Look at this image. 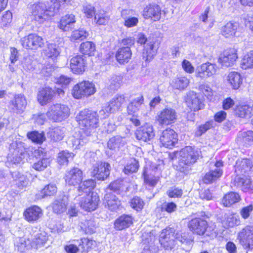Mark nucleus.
<instances>
[{
    "label": "nucleus",
    "mask_w": 253,
    "mask_h": 253,
    "mask_svg": "<svg viewBox=\"0 0 253 253\" xmlns=\"http://www.w3.org/2000/svg\"><path fill=\"white\" fill-rule=\"evenodd\" d=\"M95 186V182L90 179L84 181L78 187V195L75 200L79 202L80 207L85 211H94L98 205L99 196L97 193L91 191Z\"/></svg>",
    "instance_id": "nucleus-1"
},
{
    "label": "nucleus",
    "mask_w": 253,
    "mask_h": 253,
    "mask_svg": "<svg viewBox=\"0 0 253 253\" xmlns=\"http://www.w3.org/2000/svg\"><path fill=\"white\" fill-rule=\"evenodd\" d=\"M144 106V97L139 95L130 101L127 107V112L129 115H134L137 114Z\"/></svg>",
    "instance_id": "nucleus-20"
},
{
    "label": "nucleus",
    "mask_w": 253,
    "mask_h": 253,
    "mask_svg": "<svg viewBox=\"0 0 253 253\" xmlns=\"http://www.w3.org/2000/svg\"><path fill=\"white\" fill-rule=\"evenodd\" d=\"M27 136L32 141L37 143H42L45 139L43 133H39L37 131L29 132Z\"/></svg>",
    "instance_id": "nucleus-54"
},
{
    "label": "nucleus",
    "mask_w": 253,
    "mask_h": 253,
    "mask_svg": "<svg viewBox=\"0 0 253 253\" xmlns=\"http://www.w3.org/2000/svg\"><path fill=\"white\" fill-rule=\"evenodd\" d=\"M12 15L10 11H7L3 14L1 19V24L3 26H6L12 21Z\"/></svg>",
    "instance_id": "nucleus-63"
},
{
    "label": "nucleus",
    "mask_w": 253,
    "mask_h": 253,
    "mask_svg": "<svg viewBox=\"0 0 253 253\" xmlns=\"http://www.w3.org/2000/svg\"><path fill=\"white\" fill-rule=\"evenodd\" d=\"M161 9L156 4L147 5L143 10V15L146 19L151 18L154 21H158L161 17Z\"/></svg>",
    "instance_id": "nucleus-18"
},
{
    "label": "nucleus",
    "mask_w": 253,
    "mask_h": 253,
    "mask_svg": "<svg viewBox=\"0 0 253 253\" xmlns=\"http://www.w3.org/2000/svg\"><path fill=\"white\" fill-rule=\"evenodd\" d=\"M213 126L212 121L207 122L205 124L199 126L195 131V136L196 137L201 136L207 131L211 128Z\"/></svg>",
    "instance_id": "nucleus-48"
},
{
    "label": "nucleus",
    "mask_w": 253,
    "mask_h": 253,
    "mask_svg": "<svg viewBox=\"0 0 253 253\" xmlns=\"http://www.w3.org/2000/svg\"><path fill=\"white\" fill-rule=\"evenodd\" d=\"M139 165L138 161L135 159H132L130 162L128 163L125 167L124 171L126 174L135 172L138 169Z\"/></svg>",
    "instance_id": "nucleus-52"
},
{
    "label": "nucleus",
    "mask_w": 253,
    "mask_h": 253,
    "mask_svg": "<svg viewBox=\"0 0 253 253\" xmlns=\"http://www.w3.org/2000/svg\"><path fill=\"white\" fill-rule=\"evenodd\" d=\"M177 134L173 129L168 128L162 132L160 137V141L163 146L171 148L177 142Z\"/></svg>",
    "instance_id": "nucleus-12"
},
{
    "label": "nucleus",
    "mask_w": 253,
    "mask_h": 253,
    "mask_svg": "<svg viewBox=\"0 0 253 253\" xmlns=\"http://www.w3.org/2000/svg\"><path fill=\"white\" fill-rule=\"evenodd\" d=\"M190 229L198 235H203L207 228V222L200 218L191 220L189 223Z\"/></svg>",
    "instance_id": "nucleus-21"
},
{
    "label": "nucleus",
    "mask_w": 253,
    "mask_h": 253,
    "mask_svg": "<svg viewBox=\"0 0 253 253\" xmlns=\"http://www.w3.org/2000/svg\"><path fill=\"white\" fill-rule=\"evenodd\" d=\"M144 182L151 187L155 186L159 180L158 176L152 174H146L144 173Z\"/></svg>",
    "instance_id": "nucleus-59"
},
{
    "label": "nucleus",
    "mask_w": 253,
    "mask_h": 253,
    "mask_svg": "<svg viewBox=\"0 0 253 253\" xmlns=\"http://www.w3.org/2000/svg\"><path fill=\"white\" fill-rule=\"evenodd\" d=\"M14 244L19 251L23 252L29 247L30 241L29 240L23 237H17L15 240Z\"/></svg>",
    "instance_id": "nucleus-41"
},
{
    "label": "nucleus",
    "mask_w": 253,
    "mask_h": 253,
    "mask_svg": "<svg viewBox=\"0 0 253 253\" xmlns=\"http://www.w3.org/2000/svg\"><path fill=\"white\" fill-rule=\"evenodd\" d=\"M23 47L27 49H36L44 44L43 39L35 34H31L21 40Z\"/></svg>",
    "instance_id": "nucleus-8"
},
{
    "label": "nucleus",
    "mask_w": 253,
    "mask_h": 253,
    "mask_svg": "<svg viewBox=\"0 0 253 253\" xmlns=\"http://www.w3.org/2000/svg\"><path fill=\"white\" fill-rule=\"evenodd\" d=\"M130 204L131 207L137 211H141L145 204L143 200L138 197H134L131 199Z\"/></svg>",
    "instance_id": "nucleus-55"
},
{
    "label": "nucleus",
    "mask_w": 253,
    "mask_h": 253,
    "mask_svg": "<svg viewBox=\"0 0 253 253\" xmlns=\"http://www.w3.org/2000/svg\"><path fill=\"white\" fill-rule=\"evenodd\" d=\"M175 245L176 244H184L190 246L191 241L188 239L187 234L186 233L177 232L175 233Z\"/></svg>",
    "instance_id": "nucleus-47"
},
{
    "label": "nucleus",
    "mask_w": 253,
    "mask_h": 253,
    "mask_svg": "<svg viewBox=\"0 0 253 253\" xmlns=\"http://www.w3.org/2000/svg\"><path fill=\"white\" fill-rule=\"evenodd\" d=\"M222 174V171L220 169H216L213 170H211L205 175L203 181L206 184L213 182L220 177Z\"/></svg>",
    "instance_id": "nucleus-35"
},
{
    "label": "nucleus",
    "mask_w": 253,
    "mask_h": 253,
    "mask_svg": "<svg viewBox=\"0 0 253 253\" xmlns=\"http://www.w3.org/2000/svg\"><path fill=\"white\" fill-rule=\"evenodd\" d=\"M54 91L50 87H45L40 90L38 93L37 98L39 103L43 106L51 101Z\"/></svg>",
    "instance_id": "nucleus-22"
},
{
    "label": "nucleus",
    "mask_w": 253,
    "mask_h": 253,
    "mask_svg": "<svg viewBox=\"0 0 253 253\" xmlns=\"http://www.w3.org/2000/svg\"><path fill=\"white\" fill-rule=\"evenodd\" d=\"M133 223V218L128 215H123L118 218L114 222V228L122 230L129 227Z\"/></svg>",
    "instance_id": "nucleus-25"
},
{
    "label": "nucleus",
    "mask_w": 253,
    "mask_h": 253,
    "mask_svg": "<svg viewBox=\"0 0 253 253\" xmlns=\"http://www.w3.org/2000/svg\"><path fill=\"white\" fill-rule=\"evenodd\" d=\"M252 108L248 105L239 106L237 110V114L241 118H250L251 117Z\"/></svg>",
    "instance_id": "nucleus-49"
},
{
    "label": "nucleus",
    "mask_w": 253,
    "mask_h": 253,
    "mask_svg": "<svg viewBox=\"0 0 253 253\" xmlns=\"http://www.w3.org/2000/svg\"><path fill=\"white\" fill-rule=\"evenodd\" d=\"M109 188L111 190L118 193L127 190L126 182L122 180H118L111 183Z\"/></svg>",
    "instance_id": "nucleus-39"
},
{
    "label": "nucleus",
    "mask_w": 253,
    "mask_h": 253,
    "mask_svg": "<svg viewBox=\"0 0 253 253\" xmlns=\"http://www.w3.org/2000/svg\"><path fill=\"white\" fill-rule=\"evenodd\" d=\"M75 22V16L73 14H67L62 17L58 26L63 31H69Z\"/></svg>",
    "instance_id": "nucleus-28"
},
{
    "label": "nucleus",
    "mask_w": 253,
    "mask_h": 253,
    "mask_svg": "<svg viewBox=\"0 0 253 253\" xmlns=\"http://www.w3.org/2000/svg\"><path fill=\"white\" fill-rule=\"evenodd\" d=\"M27 12L32 19L40 23H43L55 14L58 9V3L55 1L41 0L27 5Z\"/></svg>",
    "instance_id": "nucleus-2"
},
{
    "label": "nucleus",
    "mask_w": 253,
    "mask_h": 253,
    "mask_svg": "<svg viewBox=\"0 0 253 253\" xmlns=\"http://www.w3.org/2000/svg\"><path fill=\"white\" fill-rule=\"evenodd\" d=\"M84 230L86 233L92 234L95 231L96 224L92 219L86 220L84 223Z\"/></svg>",
    "instance_id": "nucleus-60"
},
{
    "label": "nucleus",
    "mask_w": 253,
    "mask_h": 253,
    "mask_svg": "<svg viewBox=\"0 0 253 253\" xmlns=\"http://www.w3.org/2000/svg\"><path fill=\"white\" fill-rule=\"evenodd\" d=\"M240 200V197L238 193L230 192L224 196L222 202L225 207H229L232 204L238 202Z\"/></svg>",
    "instance_id": "nucleus-36"
},
{
    "label": "nucleus",
    "mask_w": 253,
    "mask_h": 253,
    "mask_svg": "<svg viewBox=\"0 0 253 253\" xmlns=\"http://www.w3.org/2000/svg\"><path fill=\"white\" fill-rule=\"evenodd\" d=\"M66 183L69 186H76L82 184L83 179V172L78 168H74L67 171L64 177Z\"/></svg>",
    "instance_id": "nucleus-10"
},
{
    "label": "nucleus",
    "mask_w": 253,
    "mask_h": 253,
    "mask_svg": "<svg viewBox=\"0 0 253 253\" xmlns=\"http://www.w3.org/2000/svg\"><path fill=\"white\" fill-rule=\"evenodd\" d=\"M74 156L73 153H70L67 151H63L58 154L57 163L60 165H67L69 160H72Z\"/></svg>",
    "instance_id": "nucleus-40"
},
{
    "label": "nucleus",
    "mask_w": 253,
    "mask_h": 253,
    "mask_svg": "<svg viewBox=\"0 0 253 253\" xmlns=\"http://www.w3.org/2000/svg\"><path fill=\"white\" fill-rule=\"evenodd\" d=\"M124 144V142L123 138L119 136L111 138L107 143L108 148L112 150L120 148Z\"/></svg>",
    "instance_id": "nucleus-46"
},
{
    "label": "nucleus",
    "mask_w": 253,
    "mask_h": 253,
    "mask_svg": "<svg viewBox=\"0 0 253 253\" xmlns=\"http://www.w3.org/2000/svg\"><path fill=\"white\" fill-rule=\"evenodd\" d=\"M70 115V109L65 105L57 103L50 106L46 116L49 120L54 122H61Z\"/></svg>",
    "instance_id": "nucleus-5"
},
{
    "label": "nucleus",
    "mask_w": 253,
    "mask_h": 253,
    "mask_svg": "<svg viewBox=\"0 0 253 253\" xmlns=\"http://www.w3.org/2000/svg\"><path fill=\"white\" fill-rule=\"evenodd\" d=\"M47 237L46 235L42 233H40L37 235L35 239V242L37 248L43 246L47 241Z\"/></svg>",
    "instance_id": "nucleus-64"
},
{
    "label": "nucleus",
    "mask_w": 253,
    "mask_h": 253,
    "mask_svg": "<svg viewBox=\"0 0 253 253\" xmlns=\"http://www.w3.org/2000/svg\"><path fill=\"white\" fill-rule=\"evenodd\" d=\"M42 210L38 206H33L26 209L24 215L26 220L29 222L35 221L42 215Z\"/></svg>",
    "instance_id": "nucleus-23"
},
{
    "label": "nucleus",
    "mask_w": 253,
    "mask_h": 253,
    "mask_svg": "<svg viewBox=\"0 0 253 253\" xmlns=\"http://www.w3.org/2000/svg\"><path fill=\"white\" fill-rule=\"evenodd\" d=\"M72 94L73 97L76 99H80L85 97L81 83L77 84L74 86L72 90Z\"/></svg>",
    "instance_id": "nucleus-56"
},
{
    "label": "nucleus",
    "mask_w": 253,
    "mask_h": 253,
    "mask_svg": "<svg viewBox=\"0 0 253 253\" xmlns=\"http://www.w3.org/2000/svg\"><path fill=\"white\" fill-rule=\"evenodd\" d=\"M64 130L61 127H55L51 128L48 132V135L55 141L62 140L64 137Z\"/></svg>",
    "instance_id": "nucleus-37"
},
{
    "label": "nucleus",
    "mask_w": 253,
    "mask_h": 253,
    "mask_svg": "<svg viewBox=\"0 0 253 253\" xmlns=\"http://www.w3.org/2000/svg\"><path fill=\"white\" fill-rule=\"evenodd\" d=\"M56 44L53 43L48 44L45 51L46 56L48 57L54 58L57 57L60 51Z\"/></svg>",
    "instance_id": "nucleus-50"
},
{
    "label": "nucleus",
    "mask_w": 253,
    "mask_h": 253,
    "mask_svg": "<svg viewBox=\"0 0 253 253\" xmlns=\"http://www.w3.org/2000/svg\"><path fill=\"white\" fill-rule=\"evenodd\" d=\"M241 68L243 69L252 68L253 66V53L251 51L244 55L241 63Z\"/></svg>",
    "instance_id": "nucleus-42"
},
{
    "label": "nucleus",
    "mask_w": 253,
    "mask_h": 253,
    "mask_svg": "<svg viewBox=\"0 0 253 253\" xmlns=\"http://www.w3.org/2000/svg\"><path fill=\"white\" fill-rule=\"evenodd\" d=\"M160 242L166 250H171L175 245L174 230L172 228L163 230L160 235Z\"/></svg>",
    "instance_id": "nucleus-6"
},
{
    "label": "nucleus",
    "mask_w": 253,
    "mask_h": 253,
    "mask_svg": "<svg viewBox=\"0 0 253 253\" xmlns=\"http://www.w3.org/2000/svg\"><path fill=\"white\" fill-rule=\"evenodd\" d=\"M105 206L112 211H116L121 205L120 201L112 193H107L104 196Z\"/></svg>",
    "instance_id": "nucleus-26"
},
{
    "label": "nucleus",
    "mask_w": 253,
    "mask_h": 253,
    "mask_svg": "<svg viewBox=\"0 0 253 253\" xmlns=\"http://www.w3.org/2000/svg\"><path fill=\"white\" fill-rule=\"evenodd\" d=\"M178 162L176 169L185 174L189 173L191 166L196 163L199 157V151L191 146H186L176 152Z\"/></svg>",
    "instance_id": "nucleus-3"
},
{
    "label": "nucleus",
    "mask_w": 253,
    "mask_h": 253,
    "mask_svg": "<svg viewBox=\"0 0 253 253\" xmlns=\"http://www.w3.org/2000/svg\"><path fill=\"white\" fill-rule=\"evenodd\" d=\"M227 83L233 89H238L242 84L243 79L237 72H230L226 77Z\"/></svg>",
    "instance_id": "nucleus-24"
},
{
    "label": "nucleus",
    "mask_w": 253,
    "mask_h": 253,
    "mask_svg": "<svg viewBox=\"0 0 253 253\" xmlns=\"http://www.w3.org/2000/svg\"><path fill=\"white\" fill-rule=\"evenodd\" d=\"M14 180L16 181V184L20 188L27 187L29 184V180L27 177L17 171L11 173Z\"/></svg>",
    "instance_id": "nucleus-32"
},
{
    "label": "nucleus",
    "mask_w": 253,
    "mask_h": 253,
    "mask_svg": "<svg viewBox=\"0 0 253 253\" xmlns=\"http://www.w3.org/2000/svg\"><path fill=\"white\" fill-rule=\"evenodd\" d=\"M113 113L112 110L108 105L103 106L102 109L97 113V117L99 119H105L108 117L110 113Z\"/></svg>",
    "instance_id": "nucleus-61"
},
{
    "label": "nucleus",
    "mask_w": 253,
    "mask_h": 253,
    "mask_svg": "<svg viewBox=\"0 0 253 253\" xmlns=\"http://www.w3.org/2000/svg\"><path fill=\"white\" fill-rule=\"evenodd\" d=\"M86 64L85 57L83 55H77L70 60V68L75 74H81L85 70Z\"/></svg>",
    "instance_id": "nucleus-17"
},
{
    "label": "nucleus",
    "mask_w": 253,
    "mask_h": 253,
    "mask_svg": "<svg viewBox=\"0 0 253 253\" xmlns=\"http://www.w3.org/2000/svg\"><path fill=\"white\" fill-rule=\"evenodd\" d=\"M159 43L157 42H150L146 44L143 52V57L146 61H150L156 55L159 47Z\"/></svg>",
    "instance_id": "nucleus-27"
},
{
    "label": "nucleus",
    "mask_w": 253,
    "mask_h": 253,
    "mask_svg": "<svg viewBox=\"0 0 253 253\" xmlns=\"http://www.w3.org/2000/svg\"><path fill=\"white\" fill-rule=\"evenodd\" d=\"M125 96L123 95H119L115 96L110 102L108 105L112 110L113 113L118 110L122 105L125 102Z\"/></svg>",
    "instance_id": "nucleus-38"
},
{
    "label": "nucleus",
    "mask_w": 253,
    "mask_h": 253,
    "mask_svg": "<svg viewBox=\"0 0 253 253\" xmlns=\"http://www.w3.org/2000/svg\"><path fill=\"white\" fill-rule=\"evenodd\" d=\"M49 163L50 161L49 159L43 158L35 163L33 165V168L36 170L42 171L46 168L49 166Z\"/></svg>",
    "instance_id": "nucleus-57"
},
{
    "label": "nucleus",
    "mask_w": 253,
    "mask_h": 253,
    "mask_svg": "<svg viewBox=\"0 0 253 253\" xmlns=\"http://www.w3.org/2000/svg\"><path fill=\"white\" fill-rule=\"evenodd\" d=\"M217 67L214 64L206 62L197 68L196 76L202 79H205L215 74Z\"/></svg>",
    "instance_id": "nucleus-14"
},
{
    "label": "nucleus",
    "mask_w": 253,
    "mask_h": 253,
    "mask_svg": "<svg viewBox=\"0 0 253 253\" xmlns=\"http://www.w3.org/2000/svg\"><path fill=\"white\" fill-rule=\"evenodd\" d=\"M27 105V100L23 94H18L14 96L10 100L9 108L12 112L21 114L25 110Z\"/></svg>",
    "instance_id": "nucleus-11"
},
{
    "label": "nucleus",
    "mask_w": 253,
    "mask_h": 253,
    "mask_svg": "<svg viewBox=\"0 0 253 253\" xmlns=\"http://www.w3.org/2000/svg\"><path fill=\"white\" fill-rule=\"evenodd\" d=\"M237 58V50L230 48L225 50L220 55L218 61L222 66L229 67L234 65Z\"/></svg>",
    "instance_id": "nucleus-15"
},
{
    "label": "nucleus",
    "mask_w": 253,
    "mask_h": 253,
    "mask_svg": "<svg viewBox=\"0 0 253 253\" xmlns=\"http://www.w3.org/2000/svg\"><path fill=\"white\" fill-rule=\"evenodd\" d=\"M76 120L87 136L93 133L98 126L97 112L92 110L84 109L81 111L77 116Z\"/></svg>",
    "instance_id": "nucleus-4"
},
{
    "label": "nucleus",
    "mask_w": 253,
    "mask_h": 253,
    "mask_svg": "<svg viewBox=\"0 0 253 253\" xmlns=\"http://www.w3.org/2000/svg\"><path fill=\"white\" fill-rule=\"evenodd\" d=\"M186 103L188 107L194 111H198L204 106L202 100L199 98L198 94L194 91L188 92Z\"/></svg>",
    "instance_id": "nucleus-16"
},
{
    "label": "nucleus",
    "mask_w": 253,
    "mask_h": 253,
    "mask_svg": "<svg viewBox=\"0 0 253 253\" xmlns=\"http://www.w3.org/2000/svg\"><path fill=\"white\" fill-rule=\"evenodd\" d=\"M67 202L65 199L55 200L52 205L54 212L59 213L64 212L66 210Z\"/></svg>",
    "instance_id": "nucleus-44"
},
{
    "label": "nucleus",
    "mask_w": 253,
    "mask_h": 253,
    "mask_svg": "<svg viewBox=\"0 0 253 253\" xmlns=\"http://www.w3.org/2000/svg\"><path fill=\"white\" fill-rule=\"evenodd\" d=\"M80 51L82 53L88 56L93 55L95 51V45L91 42H84L80 45Z\"/></svg>",
    "instance_id": "nucleus-34"
},
{
    "label": "nucleus",
    "mask_w": 253,
    "mask_h": 253,
    "mask_svg": "<svg viewBox=\"0 0 253 253\" xmlns=\"http://www.w3.org/2000/svg\"><path fill=\"white\" fill-rule=\"evenodd\" d=\"M240 219L239 216L236 214H230L227 216L226 224L229 227L239 225L240 224Z\"/></svg>",
    "instance_id": "nucleus-58"
},
{
    "label": "nucleus",
    "mask_w": 253,
    "mask_h": 253,
    "mask_svg": "<svg viewBox=\"0 0 253 253\" xmlns=\"http://www.w3.org/2000/svg\"><path fill=\"white\" fill-rule=\"evenodd\" d=\"M109 17L103 10L98 11L94 15L95 22L98 25H106L108 22Z\"/></svg>",
    "instance_id": "nucleus-45"
},
{
    "label": "nucleus",
    "mask_w": 253,
    "mask_h": 253,
    "mask_svg": "<svg viewBox=\"0 0 253 253\" xmlns=\"http://www.w3.org/2000/svg\"><path fill=\"white\" fill-rule=\"evenodd\" d=\"M23 155L22 153H21L20 155H19L16 152L13 155V156L8 155L7 157V164L10 163L12 164H20L23 160Z\"/></svg>",
    "instance_id": "nucleus-62"
},
{
    "label": "nucleus",
    "mask_w": 253,
    "mask_h": 253,
    "mask_svg": "<svg viewBox=\"0 0 253 253\" xmlns=\"http://www.w3.org/2000/svg\"><path fill=\"white\" fill-rule=\"evenodd\" d=\"M127 10H124L122 12V16L125 20L124 25L127 28H131L136 26L138 23V19L134 17H125L124 14L126 13Z\"/></svg>",
    "instance_id": "nucleus-51"
},
{
    "label": "nucleus",
    "mask_w": 253,
    "mask_h": 253,
    "mask_svg": "<svg viewBox=\"0 0 253 253\" xmlns=\"http://www.w3.org/2000/svg\"><path fill=\"white\" fill-rule=\"evenodd\" d=\"M238 27L237 23L228 22L222 28V35L227 38H232L235 36Z\"/></svg>",
    "instance_id": "nucleus-30"
},
{
    "label": "nucleus",
    "mask_w": 253,
    "mask_h": 253,
    "mask_svg": "<svg viewBox=\"0 0 253 253\" xmlns=\"http://www.w3.org/2000/svg\"><path fill=\"white\" fill-rule=\"evenodd\" d=\"M189 84V80L185 77L175 78L170 83V84L173 88L179 90L186 88Z\"/></svg>",
    "instance_id": "nucleus-33"
},
{
    "label": "nucleus",
    "mask_w": 253,
    "mask_h": 253,
    "mask_svg": "<svg viewBox=\"0 0 253 253\" xmlns=\"http://www.w3.org/2000/svg\"><path fill=\"white\" fill-rule=\"evenodd\" d=\"M88 36V32L83 29L75 30L73 32L71 37V41L77 40H83Z\"/></svg>",
    "instance_id": "nucleus-53"
},
{
    "label": "nucleus",
    "mask_w": 253,
    "mask_h": 253,
    "mask_svg": "<svg viewBox=\"0 0 253 253\" xmlns=\"http://www.w3.org/2000/svg\"><path fill=\"white\" fill-rule=\"evenodd\" d=\"M81 83L85 97L90 96L95 92V85L89 81H83Z\"/></svg>",
    "instance_id": "nucleus-43"
},
{
    "label": "nucleus",
    "mask_w": 253,
    "mask_h": 253,
    "mask_svg": "<svg viewBox=\"0 0 253 253\" xmlns=\"http://www.w3.org/2000/svg\"><path fill=\"white\" fill-rule=\"evenodd\" d=\"M177 119V113L174 109L167 108L160 112L157 121L160 125L168 126L174 123Z\"/></svg>",
    "instance_id": "nucleus-7"
},
{
    "label": "nucleus",
    "mask_w": 253,
    "mask_h": 253,
    "mask_svg": "<svg viewBox=\"0 0 253 253\" xmlns=\"http://www.w3.org/2000/svg\"><path fill=\"white\" fill-rule=\"evenodd\" d=\"M57 190L55 185H47L36 194L37 198L38 199H41L46 196H52L57 192Z\"/></svg>",
    "instance_id": "nucleus-31"
},
{
    "label": "nucleus",
    "mask_w": 253,
    "mask_h": 253,
    "mask_svg": "<svg viewBox=\"0 0 253 253\" xmlns=\"http://www.w3.org/2000/svg\"><path fill=\"white\" fill-rule=\"evenodd\" d=\"M110 168V164L107 163H96L92 167L91 175L98 180H104L109 176Z\"/></svg>",
    "instance_id": "nucleus-9"
},
{
    "label": "nucleus",
    "mask_w": 253,
    "mask_h": 253,
    "mask_svg": "<svg viewBox=\"0 0 253 253\" xmlns=\"http://www.w3.org/2000/svg\"><path fill=\"white\" fill-rule=\"evenodd\" d=\"M135 135L138 140L148 142L154 137L155 132L152 125L145 124L137 129Z\"/></svg>",
    "instance_id": "nucleus-13"
},
{
    "label": "nucleus",
    "mask_w": 253,
    "mask_h": 253,
    "mask_svg": "<svg viewBox=\"0 0 253 253\" xmlns=\"http://www.w3.org/2000/svg\"><path fill=\"white\" fill-rule=\"evenodd\" d=\"M238 239L247 248H250L253 243V227L247 226L239 233Z\"/></svg>",
    "instance_id": "nucleus-19"
},
{
    "label": "nucleus",
    "mask_w": 253,
    "mask_h": 253,
    "mask_svg": "<svg viewBox=\"0 0 253 253\" xmlns=\"http://www.w3.org/2000/svg\"><path fill=\"white\" fill-rule=\"evenodd\" d=\"M131 57V51L130 47H124L120 48L116 54L117 61L122 64L127 63Z\"/></svg>",
    "instance_id": "nucleus-29"
}]
</instances>
